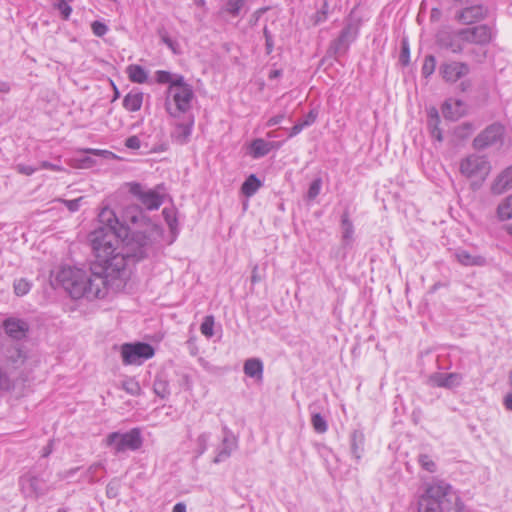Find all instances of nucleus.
Listing matches in <instances>:
<instances>
[{
    "mask_svg": "<svg viewBox=\"0 0 512 512\" xmlns=\"http://www.w3.org/2000/svg\"><path fill=\"white\" fill-rule=\"evenodd\" d=\"M105 443L114 447L115 454L126 450H138L143 444L141 430L133 428L126 433L112 432L106 437Z\"/></svg>",
    "mask_w": 512,
    "mask_h": 512,
    "instance_id": "obj_3",
    "label": "nucleus"
},
{
    "mask_svg": "<svg viewBox=\"0 0 512 512\" xmlns=\"http://www.w3.org/2000/svg\"><path fill=\"white\" fill-rule=\"evenodd\" d=\"M328 10H329L328 0H324L321 9L319 11H317L313 17V21H314L315 25H318V24L326 21L327 15H328Z\"/></svg>",
    "mask_w": 512,
    "mask_h": 512,
    "instance_id": "obj_42",
    "label": "nucleus"
},
{
    "mask_svg": "<svg viewBox=\"0 0 512 512\" xmlns=\"http://www.w3.org/2000/svg\"><path fill=\"white\" fill-rule=\"evenodd\" d=\"M321 186H322L321 178L314 179L309 186V189L307 192V198L309 200L315 199L320 193Z\"/></svg>",
    "mask_w": 512,
    "mask_h": 512,
    "instance_id": "obj_41",
    "label": "nucleus"
},
{
    "mask_svg": "<svg viewBox=\"0 0 512 512\" xmlns=\"http://www.w3.org/2000/svg\"><path fill=\"white\" fill-rule=\"evenodd\" d=\"M140 145H141L140 139L136 135L130 136L125 140V146L129 149H133V150L139 149Z\"/></svg>",
    "mask_w": 512,
    "mask_h": 512,
    "instance_id": "obj_52",
    "label": "nucleus"
},
{
    "mask_svg": "<svg viewBox=\"0 0 512 512\" xmlns=\"http://www.w3.org/2000/svg\"><path fill=\"white\" fill-rule=\"evenodd\" d=\"M173 512H186V505L184 503H182V502L177 503L173 507Z\"/></svg>",
    "mask_w": 512,
    "mask_h": 512,
    "instance_id": "obj_63",
    "label": "nucleus"
},
{
    "mask_svg": "<svg viewBox=\"0 0 512 512\" xmlns=\"http://www.w3.org/2000/svg\"><path fill=\"white\" fill-rule=\"evenodd\" d=\"M273 148L271 142H267L261 138L255 139L250 145V154L253 158H260L267 155Z\"/></svg>",
    "mask_w": 512,
    "mask_h": 512,
    "instance_id": "obj_22",
    "label": "nucleus"
},
{
    "mask_svg": "<svg viewBox=\"0 0 512 512\" xmlns=\"http://www.w3.org/2000/svg\"><path fill=\"white\" fill-rule=\"evenodd\" d=\"M10 91V85L7 82H0V92L8 93Z\"/></svg>",
    "mask_w": 512,
    "mask_h": 512,
    "instance_id": "obj_64",
    "label": "nucleus"
},
{
    "mask_svg": "<svg viewBox=\"0 0 512 512\" xmlns=\"http://www.w3.org/2000/svg\"><path fill=\"white\" fill-rule=\"evenodd\" d=\"M261 185L262 183L258 177L255 174H251L243 182L241 192L246 197H251L258 191Z\"/></svg>",
    "mask_w": 512,
    "mask_h": 512,
    "instance_id": "obj_24",
    "label": "nucleus"
},
{
    "mask_svg": "<svg viewBox=\"0 0 512 512\" xmlns=\"http://www.w3.org/2000/svg\"><path fill=\"white\" fill-rule=\"evenodd\" d=\"M91 29L94 35L97 37H103L108 31V26L101 21H93Z\"/></svg>",
    "mask_w": 512,
    "mask_h": 512,
    "instance_id": "obj_44",
    "label": "nucleus"
},
{
    "mask_svg": "<svg viewBox=\"0 0 512 512\" xmlns=\"http://www.w3.org/2000/svg\"><path fill=\"white\" fill-rule=\"evenodd\" d=\"M244 4L245 0H228L225 6V11L233 17H236L240 14Z\"/></svg>",
    "mask_w": 512,
    "mask_h": 512,
    "instance_id": "obj_35",
    "label": "nucleus"
},
{
    "mask_svg": "<svg viewBox=\"0 0 512 512\" xmlns=\"http://www.w3.org/2000/svg\"><path fill=\"white\" fill-rule=\"evenodd\" d=\"M487 9L482 5H472L456 13L455 18L464 25L475 23L485 18Z\"/></svg>",
    "mask_w": 512,
    "mask_h": 512,
    "instance_id": "obj_15",
    "label": "nucleus"
},
{
    "mask_svg": "<svg viewBox=\"0 0 512 512\" xmlns=\"http://www.w3.org/2000/svg\"><path fill=\"white\" fill-rule=\"evenodd\" d=\"M510 188H512V165L497 176L491 186V191L493 194L500 195Z\"/></svg>",
    "mask_w": 512,
    "mask_h": 512,
    "instance_id": "obj_17",
    "label": "nucleus"
},
{
    "mask_svg": "<svg viewBox=\"0 0 512 512\" xmlns=\"http://www.w3.org/2000/svg\"><path fill=\"white\" fill-rule=\"evenodd\" d=\"M305 128V126L303 125V123L300 121L298 123H296L291 129H290V132H289V137H294L296 135H298L303 129Z\"/></svg>",
    "mask_w": 512,
    "mask_h": 512,
    "instance_id": "obj_57",
    "label": "nucleus"
},
{
    "mask_svg": "<svg viewBox=\"0 0 512 512\" xmlns=\"http://www.w3.org/2000/svg\"><path fill=\"white\" fill-rule=\"evenodd\" d=\"M460 39L476 45H487L492 40V31L487 25H478L459 30Z\"/></svg>",
    "mask_w": 512,
    "mask_h": 512,
    "instance_id": "obj_9",
    "label": "nucleus"
},
{
    "mask_svg": "<svg viewBox=\"0 0 512 512\" xmlns=\"http://www.w3.org/2000/svg\"><path fill=\"white\" fill-rule=\"evenodd\" d=\"M463 377L460 373L452 372V373H443V372H435L429 376V383L432 386L453 389L455 387L460 386L462 383Z\"/></svg>",
    "mask_w": 512,
    "mask_h": 512,
    "instance_id": "obj_14",
    "label": "nucleus"
},
{
    "mask_svg": "<svg viewBox=\"0 0 512 512\" xmlns=\"http://www.w3.org/2000/svg\"><path fill=\"white\" fill-rule=\"evenodd\" d=\"M416 512H465L464 504L452 486L443 480L426 484L418 498Z\"/></svg>",
    "mask_w": 512,
    "mask_h": 512,
    "instance_id": "obj_2",
    "label": "nucleus"
},
{
    "mask_svg": "<svg viewBox=\"0 0 512 512\" xmlns=\"http://www.w3.org/2000/svg\"><path fill=\"white\" fill-rule=\"evenodd\" d=\"M82 200L83 197H79L73 200H62V202L66 205L69 211L76 212L78 211Z\"/></svg>",
    "mask_w": 512,
    "mask_h": 512,
    "instance_id": "obj_50",
    "label": "nucleus"
},
{
    "mask_svg": "<svg viewBox=\"0 0 512 512\" xmlns=\"http://www.w3.org/2000/svg\"><path fill=\"white\" fill-rule=\"evenodd\" d=\"M265 49L266 53L269 55L273 52L274 49V42L273 39L265 40Z\"/></svg>",
    "mask_w": 512,
    "mask_h": 512,
    "instance_id": "obj_61",
    "label": "nucleus"
},
{
    "mask_svg": "<svg viewBox=\"0 0 512 512\" xmlns=\"http://www.w3.org/2000/svg\"><path fill=\"white\" fill-rule=\"evenodd\" d=\"M209 440L208 433H202L197 438L198 454L202 455L207 450V443Z\"/></svg>",
    "mask_w": 512,
    "mask_h": 512,
    "instance_id": "obj_47",
    "label": "nucleus"
},
{
    "mask_svg": "<svg viewBox=\"0 0 512 512\" xmlns=\"http://www.w3.org/2000/svg\"><path fill=\"white\" fill-rule=\"evenodd\" d=\"M497 215L502 221L512 219V194L498 205Z\"/></svg>",
    "mask_w": 512,
    "mask_h": 512,
    "instance_id": "obj_27",
    "label": "nucleus"
},
{
    "mask_svg": "<svg viewBox=\"0 0 512 512\" xmlns=\"http://www.w3.org/2000/svg\"><path fill=\"white\" fill-rule=\"evenodd\" d=\"M357 33V27L352 23L345 25L338 38L330 44L328 54L335 58L344 55L348 51L350 44L356 39Z\"/></svg>",
    "mask_w": 512,
    "mask_h": 512,
    "instance_id": "obj_8",
    "label": "nucleus"
},
{
    "mask_svg": "<svg viewBox=\"0 0 512 512\" xmlns=\"http://www.w3.org/2000/svg\"><path fill=\"white\" fill-rule=\"evenodd\" d=\"M156 81L159 84H169L172 81V73L165 70H158L155 73Z\"/></svg>",
    "mask_w": 512,
    "mask_h": 512,
    "instance_id": "obj_46",
    "label": "nucleus"
},
{
    "mask_svg": "<svg viewBox=\"0 0 512 512\" xmlns=\"http://www.w3.org/2000/svg\"><path fill=\"white\" fill-rule=\"evenodd\" d=\"M167 94L165 106L171 116L178 117L181 113L190 110L194 96L192 87H184L174 92H167Z\"/></svg>",
    "mask_w": 512,
    "mask_h": 512,
    "instance_id": "obj_6",
    "label": "nucleus"
},
{
    "mask_svg": "<svg viewBox=\"0 0 512 512\" xmlns=\"http://www.w3.org/2000/svg\"><path fill=\"white\" fill-rule=\"evenodd\" d=\"M193 124V119H190L186 123L177 124L174 131L172 132V138L174 141L180 145L187 143L192 133Z\"/></svg>",
    "mask_w": 512,
    "mask_h": 512,
    "instance_id": "obj_18",
    "label": "nucleus"
},
{
    "mask_svg": "<svg viewBox=\"0 0 512 512\" xmlns=\"http://www.w3.org/2000/svg\"><path fill=\"white\" fill-rule=\"evenodd\" d=\"M470 72V67L464 62L452 61L442 63L439 67V73L442 78L449 83H455Z\"/></svg>",
    "mask_w": 512,
    "mask_h": 512,
    "instance_id": "obj_12",
    "label": "nucleus"
},
{
    "mask_svg": "<svg viewBox=\"0 0 512 512\" xmlns=\"http://www.w3.org/2000/svg\"><path fill=\"white\" fill-rule=\"evenodd\" d=\"M184 87L192 86L185 82L184 77L182 75L172 74V81L170 82L167 92H174L175 90H180Z\"/></svg>",
    "mask_w": 512,
    "mask_h": 512,
    "instance_id": "obj_36",
    "label": "nucleus"
},
{
    "mask_svg": "<svg viewBox=\"0 0 512 512\" xmlns=\"http://www.w3.org/2000/svg\"><path fill=\"white\" fill-rule=\"evenodd\" d=\"M98 222L99 226L89 236L96 257L89 272L63 267L56 275L57 285L73 299H102L110 290L122 289L127 278V263L146 258L160 236L157 227L130 232L108 207L100 211Z\"/></svg>",
    "mask_w": 512,
    "mask_h": 512,
    "instance_id": "obj_1",
    "label": "nucleus"
},
{
    "mask_svg": "<svg viewBox=\"0 0 512 512\" xmlns=\"http://www.w3.org/2000/svg\"><path fill=\"white\" fill-rule=\"evenodd\" d=\"M237 448V439L230 430L224 428V437L221 446L217 450V454L213 459V463L218 464L231 456V453Z\"/></svg>",
    "mask_w": 512,
    "mask_h": 512,
    "instance_id": "obj_16",
    "label": "nucleus"
},
{
    "mask_svg": "<svg viewBox=\"0 0 512 512\" xmlns=\"http://www.w3.org/2000/svg\"><path fill=\"white\" fill-rule=\"evenodd\" d=\"M458 31L449 28H442L436 34V44L439 48L450 51L452 53H461L463 47Z\"/></svg>",
    "mask_w": 512,
    "mask_h": 512,
    "instance_id": "obj_10",
    "label": "nucleus"
},
{
    "mask_svg": "<svg viewBox=\"0 0 512 512\" xmlns=\"http://www.w3.org/2000/svg\"><path fill=\"white\" fill-rule=\"evenodd\" d=\"M284 119V115L283 114H279V115H276V116H273L271 117L268 122H267V126L268 127H272V126H275L279 123L282 122V120Z\"/></svg>",
    "mask_w": 512,
    "mask_h": 512,
    "instance_id": "obj_59",
    "label": "nucleus"
},
{
    "mask_svg": "<svg viewBox=\"0 0 512 512\" xmlns=\"http://www.w3.org/2000/svg\"><path fill=\"white\" fill-rule=\"evenodd\" d=\"M471 87H472V82L470 80H462L460 82V84L458 85V89L461 92H467L471 89Z\"/></svg>",
    "mask_w": 512,
    "mask_h": 512,
    "instance_id": "obj_60",
    "label": "nucleus"
},
{
    "mask_svg": "<svg viewBox=\"0 0 512 512\" xmlns=\"http://www.w3.org/2000/svg\"><path fill=\"white\" fill-rule=\"evenodd\" d=\"M419 464L421 465V467L423 469H425L426 471L428 472H435L436 470V464L435 462L431 459V457L427 454H421L419 455Z\"/></svg>",
    "mask_w": 512,
    "mask_h": 512,
    "instance_id": "obj_40",
    "label": "nucleus"
},
{
    "mask_svg": "<svg viewBox=\"0 0 512 512\" xmlns=\"http://www.w3.org/2000/svg\"><path fill=\"white\" fill-rule=\"evenodd\" d=\"M214 317L212 315H208L204 318L203 322L200 326L201 333L207 338H211L214 335Z\"/></svg>",
    "mask_w": 512,
    "mask_h": 512,
    "instance_id": "obj_34",
    "label": "nucleus"
},
{
    "mask_svg": "<svg viewBox=\"0 0 512 512\" xmlns=\"http://www.w3.org/2000/svg\"><path fill=\"white\" fill-rule=\"evenodd\" d=\"M441 122L438 111L435 108H432L428 113V128L432 138L436 139L439 142L443 141L442 131L439 127Z\"/></svg>",
    "mask_w": 512,
    "mask_h": 512,
    "instance_id": "obj_20",
    "label": "nucleus"
},
{
    "mask_svg": "<svg viewBox=\"0 0 512 512\" xmlns=\"http://www.w3.org/2000/svg\"><path fill=\"white\" fill-rule=\"evenodd\" d=\"M456 258L462 265L465 266H482L485 263L484 257L471 255L464 250L457 252Z\"/></svg>",
    "mask_w": 512,
    "mask_h": 512,
    "instance_id": "obj_26",
    "label": "nucleus"
},
{
    "mask_svg": "<svg viewBox=\"0 0 512 512\" xmlns=\"http://www.w3.org/2000/svg\"><path fill=\"white\" fill-rule=\"evenodd\" d=\"M14 388V383L5 370L0 367V390L9 391Z\"/></svg>",
    "mask_w": 512,
    "mask_h": 512,
    "instance_id": "obj_43",
    "label": "nucleus"
},
{
    "mask_svg": "<svg viewBox=\"0 0 512 512\" xmlns=\"http://www.w3.org/2000/svg\"><path fill=\"white\" fill-rule=\"evenodd\" d=\"M311 422L317 433H325L328 429L327 421L320 413H314L312 415Z\"/></svg>",
    "mask_w": 512,
    "mask_h": 512,
    "instance_id": "obj_32",
    "label": "nucleus"
},
{
    "mask_svg": "<svg viewBox=\"0 0 512 512\" xmlns=\"http://www.w3.org/2000/svg\"><path fill=\"white\" fill-rule=\"evenodd\" d=\"M141 211L137 207H130L126 210L125 216L130 218L132 223H136L141 217Z\"/></svg>",
    "mask_w": 512,
    "mask_h": 512,
    "instance_id": "obj_51",
    "label": "nucleus"
},
{
    "mask_svg": "<svg viewBox=\"0 0 512 512\" xmlns=\"http://www.w3.org/2000/svg\"><path fill=\"white\" fill-rule=\"evenodd\" d=\"M122 388L130 395L137 396L141 394V387L138 381L134 378H129L123 381Z\"/></svg>",
    "mask_w": 512,
    "mask_h": 512,
    "instance_id": "obj_33",
    "label": "nucleus"
},
{
    "mask_svg": "<svg viewBox=\"0 0 512 512\" xmlns=\"http://www.w3.org/2000/svg\"><path fill=\"white\" fill-rule=\"evenodd\" d=\"M41 168L49 169V170H53V171H62L63 170V168L61 166L50 163L48 161L41 162Z\"/></svg>",
    "mask_w": 512,
    "mask_h": 512,
    "instance_id": "obj_58",
    "label": "nucleus"
},
{
    "mask_svg": "<svg viewBox=\"0 0 512 512\" xmlns=\"http://www.w3.org/2000/svg\"><path fill=\"white\" fill-rule=\"evenodd\" d=\"M85 152L96 155V156H102L105 158H114L115 155L111 151L108 150H100V149H87Z\"/></svg>",
    "mask_w": 512,
    "mask_h": 512,
    "instance_id": "obj_56",
    "label": "nucleus"
},
{
    "mask_svg": "<svg viewBox=\"0 0 512 512\" xmlns=\"http://www.w3.org/2000/svg\"><path fill=\"white\" fill-rule=\"evenodd\" d=\"M504 134L505 127L501 123H492L473 139L472 147L476 151H483L498 144L502 145Z\"/></svg>",
    "mask_w": 512,
    "mask_h": 512,
    "instance_id": "obj_5",
    "label": "nucleus"
},
{
    "mask_svg": "<svg viewBox=\"0 0 512 512\" xmlns=\"http://www.w3.org/2000/svg\"><path fill=\"white\" fill-rule=\"evenodd\" d=\"M351 442V453L352 455L359 460L361 458V453L363 451L364 444V435L361 431L354 430L350 436Z\"/></svg>",
    "mask_w": 512,
    "mask_h": 512,
    "instance_id": "obj_25",
    "label": "nucleus"
},
{
    "mask_svg": "<svg viewBox=\"0 0 512 512\" xmlns=\"http://www.w3.org/2000/svg\"><path fill=\"white\" fill-rule=\"evenodd\" d=\"M341 226H342V238L346 244H349L353 239L354 227L352 222L349 219L348 212H344L341 218Z\"/></svg>",
    "mask_w": 512,
    "mask_h": 512,
    "instance_id": "obj_28",
    "label": "nucleus"
},
{
    "mask_svg": "<svg viewBox=\"0 0 512 512\" xmlns=\"http://www.w3.org/2000/svg\"><path fill=\"white\" fill-rule=\"evenodd\" d=\"M162 214L165 218L166 223L168 224L171 231H173L177 225V219L172 210L164 208Z\"/></svg>",
    "mask_w": 512,
    "mask_h": 512,
    "instance_id": "obj_45",
    "label": "nucleus"
},
{
    "mask_svg": "<svg viewBox=\"0 0 512 512\" xmlns=\"http://www.w3.org/2000/svg\"><path fill=\"white\" fill-rule=\"evenodd\" d=\"M154 392L161 398H166L170 394L168 382L160 376H157L153 384Z\"/></svg>",
    "mask_w": 512,
    "mask_h": 512,
    "instance_id": "obj_30",
    "label": "nucleus"
},
{
    "mask_svg": "<svg viewBox=\"0 0 512 512\" xmlns=\"http://www.w3.org/2000/svg\"><path fill=\"white\" fill-rule=\"evenodd\" d=\"M436 68V59L433 55H427L422 66V75L427 78L432 75Z\"/></svg>",
    "mask_w": 512,
    "mask_h": 512,
    "instance_id": "obj_37",
    "label": "nucleus"
},
{
    "mask_svg": "<svg viewBox=\"0 0 512 512\" xmlns=\"http://www.w3.org/2000/svg\"><path fill=\"white\" fill-rule=\"evenodd\" d=\"M460 172L467 178L486 179L491 170V165L485 156L470 154L460 162Z\"/></svg>",
    "mask_w": 512,
    "mask_h": 512,
    "instance_id": "obj_4",
    "label": "nucleus"
},
{
    "mask_svg": "<svg viewBox=\"0 0 512 512\" xmlns=\"http://www.w3.org/2000/svg\"><path fill=\"white\" fill-rule=\"evenodd\" d=\"M25 489H29V492L35 497L43 496L47 492L43 482L37 477H30L27 480V486Z\"/></svg>",
    "mask_w": 512,
    "mask_h": 512,
    "instance_id": "obj_29",
    "label": "nucleus"
},
{
    "mask_svg": "<svg viewBox=\"0 0 512 512\" xmlns=\"http://www.w3.org/2000/svg\"><path fill=\"white\" fill-rule=\"evenodd\" d=\"M144 94L138 90L130 91L123 99V107L130 111L136 112L141 109Z\"/></svg>",
    "mask_w": 512,
    "mask_h": 512,
    "instance_id": "obj_19",
    "label": "nucleus"
},
{
    "mask_svg": "<svg viewBox=\"0 0 512 512\" xmlns=\"http://www.w3.org/2000/svg\"><path fill=\"white\" fill-rule=\"evenodd\" d=\"M31 285L25 279H19L14 282V291L16 295L23 296L26 295L30 291Z\"/></svg>",
    "mask_w": 512,
    "mask_h": 512,
    "instance_id": "obj_39",
    "label": "nucleus"
},
{
    "mask_svg": "<svg viewBox=\"0 0 512 512\" xmlns=\"http://www.w3.org/2000/svg\"><path fill=\"white\" fill-rule=\"evenodd\" d=\"M243 371L248 377L262 379L263 363L258 358H249L244 363Z\"/></svg>",
    "mask_w": 512,
    "mask_h": 512,
    "instance_id": "obj_21",
    "label": "nucleus"
},
{
    "mask_svg": "<svg viewBox=\"0 0 512 512\" xmlns=\"http://www.w3.org/2000/svg\"><path fill=\"white\" fill-rule=\"evenodd\" d=\"M15 169L20 174L27 175V176L32 175L37 170V168H34L30 165H25V164H17Z\"/></svg>",
    "mask_w": 512,
    "mask_h": 512,
    "instance_id": "obj_54",
    "label": "nucleus"
},
{
    "mask_svg": "<svg viewBox=\"0 0 512 512\" xmlns=\"http://www.w3.org/2000/svg\"><path fill=\"white\" fill-rule=\"evenodd\" d=\"M122 360L125 365H141L154 355V348L143 342L126 343L121 347Z\"/></svg>",
    "mask_w": 512,
    "mask_h": 512,
    "instance_id": "obj_7",
    "label": "nucleus"
},
{
    "mask_svg": "<svg viewBox=\"0 0 512 512\" xmlns=\"http://www.w3.org/2000/svg\"><path fill=\"white\" fill-rule=\"evenodd\" d=\"M160 36H161L162 42L164 44H166L173 51V53H175V54L178 53L177 48L179 45L175 40L170 38L166 32L161 33Z\"/></svg>",
    "mask_w": 512,
    "mask_h": 512,
    "instance_id": "obj_49",
    "label": "nucleus"
},
{
    "mask_svg": "<svg viewBox=\"0 0 512 512\" xmlns=\"http://www.w3.org/2000/svg\"><path fill=\"white\" fill-rule=\"evenodd\" d=\"M318 116V112L315 109L309 111V113L301 121L305 127L312 125Z\"/></svg>",
    "mask_w": 512,
    "mask_h": 512,
    "instance_id": "obj_53",
    "label": "nucleus"
},
{
    "mask_svg": "<svg viewBox=\"0 0 512 512\" xmlns=\"http://www.w3.org/2000/svg\"><path fill=\"white\" fill-rule=\"evenodd\" d=\"M130 192L136 196L141 204L148 210H156L163 203V197L155 190H144L139 183H133L130 187Z\"/></svg>",
    "mask_w": 512,
    "mask_h": 512,
    "instance_id": "obj_11",
    "label": "nucleus"
},
{
    "mask_svg": "<svg viewBox=\"0 0 512 512\" xmlns=\"http://www.w3.org/2000/svg\"><path fill=\"white\" fill-rule=\"evenodd\" d=\"M53 7L57 9L64 20H68L72 13V7L68 4L67 0H57Z\"/></svg>",
    "mask_w": 512,
    "mask_h": 512,
    "instance_id": "obj_38",
    "label": "nucleus"
},
{
    "mask_svg": "<svg viewBox=\"0 0 512 512\" xmlns=\"http://www.w3.org/2000/svg\"><path fill=\"white\" fill-rule=\"evenodd\" d=\"M409 59H410V50H409V46H408V43L404 40L402 42V48H401V53H400V62L402 65L406 66L409 64Z\"/></svg>",
    "mask_w": 512,
    "mask_h": 512,
    "instance_id": "obj_48",
    "label": "nucleus"
},
{
    "mask_svg": "<svg viewBox=\"0 0 512 512\" xmlns=\"http://www.w3.org/2000/svg\"><path fill=\"white\" fill-rule=\"evenodd\" d=\"M474 130L475 127L471 122H464L455 128L454 134L458 139L464 140L468 138Z\"/></svg>",
    "mask_w": 512,
    "mask_h": 512,
    "instance_id": "obj_31",
    "label": "nucleus"
},
{
    "mask_svg": "<svg viewBox=\"0 0 512 512\" xmlns=\"http://www.w3.org/2000/svg\"><path fill=\"white\" fill-rule=\"evenodd\" d=\"M269 10V7H262L258 10H256L252 15H251V18H250V25L254 26L258 23L260 17Z\"/></svg>",
    "mask_w": 512,
    "mask_h": 512,
    "instance_id": "obj_55",
    "label": "nucleus"
},
{
    "mask_svg": "<svg viewBox=\"0 0 512 512\" xmlns=\"http://www.w3.org/2000/svg\"><path fill=\"white\" fill-rule=\"evenodd\" d=\"M257 270H258V267L255 266L253 268L252 275H251V282L252 283H257V282H259L261 280L260 276L258 275V271Z\"/></svg>",
    "mask_w": 512,
    "mask_h": 512,
    "instance_id": "obj_62",
    "label": "nucleus"
},
{
    "mask_svg": "<svg viewBox=\"0 0 512 512\" xmlns=\"http://www.w3.org/2000/svg\"><path fill=\"white\" fill-rule=\"evenodd\" d=\"M126 73L131 82L143 84L148 79L147 71L138 64H131L126 68Z\"/></svg>",
    "mask_w": 512,
    "mask_h": 512,
    "instance_id": "obj_23",
    "label": "nucleus"
},
{
    "mask_svg": "<svg viewBox=\"0 0 512 512\" xmlns=\"http://www.w3.org/2000/svg\"><path fill=\"white\" fill-rule=\"evenodd\" d=\"M3 329L10 338L20 341L27 337L30 325L26 320L8 317L3 321Z\"/></svg>",
    "mask_w": 512,
    "mask_h": 512,
    "instance_id": "obj_13",
    "label": "nucleus"
}]
</instances>
